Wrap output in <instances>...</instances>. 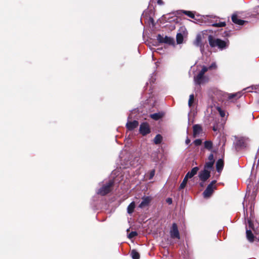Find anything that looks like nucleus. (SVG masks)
<instances>
[{"instance_id": "obj_1", "label": "nucleus", "mask_w": 259, "mask_h": 259, "mask_svg": "<svg viewBox=\"0 0 259 259\" xmlns=\"http://www.w3.org/2000/svg\"><path fill=\"white\" fill-rule=\"evenodd\" d=\"M209 44L211 47H218L221 50L225 49L227 45L226 41L219 38H216L210 35L208 38Z\"/></svg>"}, {"instance_id": "obj_2", "label": "nucleus", "mask_w": 259, "mask_h": 259, "mask_svg": "<svg viewBox=\"0 0 259 259\" xmlns=\"http://www.w3.org/2000/svg\"><path fill=\"white\" fill-rule=\"evenodd\" d=\"M207 71V67L203 66L199 73L194 77V81L195 84L200 85L207 81V78L204 75Z\"/></svg>"}, {"instance_id": "obj_3", "label": "nucleus", "mask_w": 259, "mask_h": 259, "mask_svg": "<svg viewBox=\"0 0 259 259\" xmlns=\"http://www.w3.org/2000/svg\"><path fill=\"white\" fill-rule=\"evenodd\" d=\"M114 182L112 180H110L108 182L104 184L102 187L100 188L98 191L97 194L102 196H104L110 192L111 187L113 185Z\"/></svg>"}, {"instance_id": "obj_4", "label": "nucleus", "mask_w": 259, "mask_h": 259, "mask_svg": "<svg viewBox=\"0 0 259 259\" xmlns=\"http://www.w3.org/2000/svg\"><path fill=\"white\" fill-rule=\"evenodd\" d=\"M249 139L247 138H240L238 139L235 144V148L237 150L244 148L246 147L249 143Z\"/></svg>"}, {"instance_id": "obj_5", "label": "nucleus", "mask_w": 259, "mask_h": 259, "mask_svg": "<svg viewBox=\"0 0 259 259\" xmlns=\"http://www.w3.org/2000/svg\"><path fill=\"white\" fill-rule=\"evenodd\" d=\"M216 182L217 181L215 180H213L207 186L206 189L203 192L204 198H208L211 195L213 190L215 189L214 185Z\"/></svg>"}, {"instance_id": "obj_6", "label": "nucleus", "mask_w": 259, "mask_h": 259, "mask_svg": "<svg viewBox=\"0 0 259 259\" xmlns=\"http://www.w3.org/2000/svg\"><path fill=\"white\" fill-rule=\"evenodd\" d=\"M157 39L160 43H165L168 45H174L175 43V40L173 38L167 36H163L160 34L157 35Z\"/></svg>"}, {"instance_id": "obj_7", "label": "nucleus", "mask_w": 259, "mask_h": 259, "mask_svg": "<svg viewBox=\"0 0 259 259\" xmlns=\"http://www.w3.org/2000/svg\"><path fill=\"white\" fill-rule=\"evenodd\" d=\"M170 235L172 238H177L179 239L180 236L178 230L177 225L176 223H173L171 228L169 232Z\"/></svg>"}, {"instance_id": "obj_8", "label": "nucleus", "mask_w": 259, "mask_h": 259, "mask_svg": "<svg viewBox=\"0 0 259 259\" xmlns=\"http://www.w3.org/2000/svg\"><path fill=\"white\" fill-rule=\"evenodd\" d=\"M210 176V171L203 169L199 173L198 177L201 181L205 182Z\"/></svg>"}, {"instance_id": "obj_9", "label": "nucleus", "mask_w": 259, "mask_h": 259, "mask_svg": "<svg viewBox=\"0 0 259 259\" xmlns=\"http://www.w3.org/2000/svg\"><path fill=\"white\" fill-rule=\"evenodd\" d=\"M139 132L142 135L145 136L150 132L149 126L147 123L143 122L140 126Z\"/></svg>"}, {"instance_id": "obj_10", "label": "nucleus", "mask_w": 259, "mask_h": 259, "mask_svg": "<svg viewBox=\"0 0 259 259\" xmlns=\"http://www.w3.org/2000/svg\"><path fill=\"white\" fill-rule=\"evenodd\" d=\"M138 121L134 120L133 121H128L126 124V127L128 130L132 131L138 127Z\"/></svg>"}, {"instance_id": "obj_11", "label": "nucleus", "mask_w": 259, "mask_h": 259, "mask_svg": "<svg viewBox=\"0 0 259 259\" xmlns=\"http://www.w3.org/2000/svg\"><path fill=\"white\" fill-rule=\"evenodd\" d=\"M186 30L185 28H182V31L183 32L178 33L176 36V40L178 44H181L183 43V39H184V33L185 31Z\"/></svg>"}, {"instance_id": "obj_12", "label": "nucleus", "mask_w": 259, "mask_h": 259, "mask_svg": "<svg viewBox=\"0 0 259 259\" xmlns=\"http://www.w3.org/2000/svg\"><path fill=\"white\" fill-rule=\"evenodd\" d=\"M151 201V198L149 197H145L142 198V201L139 204L140 208H144L148 206Z\"/></svg>"}, {"instance_id": "obj_13", "label": "nucleus", "mask_w": 259, "mask_h": 259, "mask_svg": "<svg viewBox=\"0 0 259 259\" xmlns=\"http://www.w3.org/2000/svg\"><path fill=\"white\" fill-rule=\"evenodd\" d=\"M198 170V167H194L191 169V171L187 172V174L186 175V176L188 179H191L197 174Z\"/></svg>"}, {"instance_id": "obj_14", "label": "nucleus", "mask_w": 259, "mask_h": 259, "mask_svg": "<svg viewBox=\"0 0 259 259\" xmlns=\"http://www.w3.org/2000/svg\"><path fill=\"white\" fill-rule=\"evenodd\" d=\"M202 131L201 127L198 124L193 126V135L195 137H198Z\"/></svg>"}, {"instance_id": "obj_15", "label": "nucleus", "mask_w": 259, "mask_h": 259, "mask_svg": "<svg viewBox=\"0 0 259 259\" xmlns=\"http://www.w3.org/2000/svg\"><path fill=\"white\" fill-rule=\"evenodd\" d=\"M202 39V34L201 33L197 34L196 37V39L194 41V45L197 47H201Z\"/></svg>"}, {"instance_id": "obj_16", "label": "nucleus", "mask_w": 259, "mask_h": 259, "mask_svg": "<svg viewBox=\"0 0 259 259\" xmlns=\"http://www.w3.org/2000/svg\"><path fill=\"white\" fill-rule=\"evenodd\" d=\"M232 20L234 23L240 25H243L244 23L245 22V21L239 19L238 18L237 16L236 15H232Z\"/></svg>"}, {"instance_id": "obj_17", "label": "nucleus", "mask_w": 259, "mask_h": 259, "mask_svg": "<svg viewBox=\"0 0 259 259\" xmlns=\"http://www.w3.org/2000/svg\"><path fill=\"white\" fill-rule=\"evenodd\" d=\"M224 166V162L222 159H219L216 163V168L217 171L220 172L223 169Z\"/></svg>"}, {"instance_id": "obj_18", "label": "nucleus", "mask_w": 259, "mask_h": 259, "mask_svg": "<svg viewBox=\"0 0 259 259\" xmlns=\"http://www.w3.org/2000/svg\"><path fill=\"white\" fill-rule=\"evenodd\" d=\"M246 234L248 240L250 242H252L254 240V235L252 233L251 231L249 230L246 229Z\"/></svg>"}, {"instance_id": "obj_19", "label": "nucleus", "mask_w": 259, "mask_h": 259, "mask_svg": "<svg viewBox=\"0 0 259 259\" xmlns=\"http://www.w3.org/2000/svg\"><path fill=\"white\" fill-rule=\"evenodd\" d=\"M135 208V203L133 201V202H131L129 204V205L127 206V211L128 213H129V214L132 213L134 210Z\"/></svg>"}, {"instance_id": "obj_20", "label": "nucleus", "mask_w": 259, "mask_h": 259, "mask_svg": "<svg viewBox=\"0 0 259 259\" xmlns=\"http://www.w3.org/2000/svg\"><path fill=\"white\" fill-rule=\"evenodd\" d=\"M216 20L215 22H211V25L214 27H224L226 25V23L225 22H217Z\"/></svg>"}, {"instance_id": "obj_21", "label": "nucleus", "mask_w": 259, "mask_h": 259, "mask_svg": "<svg viewBox=\"0 0 259 259\" xmlns=\"http://www.w3.org/2000/svg\"><path fill=\"white\" fill-rule=\"evenodd\" d=\"M214 162L211 161H208L206 162L204 165V168L210 171V169L212 168Z\"/></svg>"}, {"instance_id": "obj_22", "label": "nucleus", "mask_w": 259, "mask_h": 259, "mask_svg": "<svg viewBox=\"0 0 259 259\" xmlns=\"http://www.w3.org/2000/svg\"><path fill=\"white\" fill-rule=\"evenodd\" d=\"M131 255L133 259L140 258V254L136 250H132Z\"/></svg>"}, {"instance_id": "obj_23", "label": "nucleus", "mask_w": 259, "mask_h": 259, "mask_svg": "<svg viewBox=\"0 0 259 259\" xmlns=\"http://www.w3.org/2000/svg\"><path fill=\"white\" fill-rule=\"evenodd\" d=\"M162 116V114L160 113H156L150 115V117L154 120H158Z\"/></svg>"}, {"instance_id": "obj_24", "label": "nucleus", "mask_w": 259, "mask_h": 259, "mask_svg": "<svg viewBox=\"0 0 259 259\" xmlns=\"http://www.w3.org/2000/svg\"><path fill=\"white\" fill-rule=\"evenodd\" d=\"M162 140V136L158 134V135H157L155 136V137L154 138V142L156 144H158L161 142Z\"/></svg>"}, {"instance_id": "obj_25", "label": "nucleus", "mask_w": 259, "mask_h": 259, "mask_svg": "<svg viewBox=\"0 0 259 259\" xmlns=\"http://www.w3.org/2000/svg\"><path fill=\"white\" fill-rule=\"evenodd\" d=\"M188 180V178H187L186 176H185V177L184 178L182 182L180 184V186L179 187V190H182V189H184L185 187V186H186V185L187 184Z\"/></svg>"}, {"instance_id": "obj_26", "label": "nucleus", "mask_w": 259, "mask_h": 259, "mask_svg": "<svg viewBox=\"0 0 259 259\" xmlns=\"http://www.w3.org/2000/svg\"><path fill=\"white\" fill-rule=\"evenodd\" d=\"M204 147L205 148L210 150L212 147V143L210 141H206L204 142Z\"/></svg>"}, {"instance_id": "obj_27", "label": "nucleus", "mask_w": 259, "mask_h": 259, "mask_svg": "<svg viewBox=\"0 0 259 259\" xmlns=\"http://www.w3.org/2000/svg\"><path fill=\"white\" fill-rule=\"evenodd\" d=\"M241 95L240 93H237L235 94H230L229 96V99H231L234 98H236V99H238L241 97Z\"/></svg>"}, {"instance_id": "obj_28", "label": "nucleus", "mask_w": 259, "mask_h": 259, "mask_svg": "<svg viewBox=\"0 0 259 259\" xmlns=\"http://www.w3.org/2000/svg\"><path fill=\"white\" fill-rule=\"evenodd\" d=\"M194 96L193 94H191L189 96V99L188 101V105L190 107H191L194 102Z\"/></svg>"}, {"instance_id": "obj_29", "label": "nucleus", "mask_w": 259, "mask_h": 259, "mask_svg": "<svg viewBox=\"0 0 259 259\" xmlns=\"http://www.w3.org/2000/svg\"><path fill=\"white\" fill-rule=\"evenodd\" d=\"M182 12L184 14H185V15H187L188 16H189V17H190L191 18H193L194 17V14L192 12H190V11H182Z\"/></svg>"}, {"instance_id": "obj_30", "label": "nucleus", "mask_w": 259, "mask_h": 259, "mask_svg": "<svg viewBox=\"0 0 259 259\" xmlns=\"http://www.w3.org/2000/svg\"><path fill=\"white\" fill-rule=\"evenodd\" d=\"M248 223L249 228L252 229V230L254 231L255 233L257 234V231L254 229L253 225L252 223L251 222V221L250 220H248Z\"/></svg>"}, {"instance_id": "obj_31", "label": "nucleus", "mask_w": 259, "mask_h": 259, "mask_svg": "<svg viewBox=\"0 0 259 259\" xmlns=\"http://www.w3.org/2000/svg\"><path fill=\"white\" fill-rule=\"evenodd\" d=\"M138 235L137 232H135V231H132V232H131L128 235V237L129 238H132L135 236H136L137 235Z\"/></svg>"}, {"instance_id": "obj_32", "label": "nucleus", "mask_w": 259, "mask_h": 259, "mask_svg": "<svg viewBox=\"0 0 259 259\" xmlns=\"http://www.w3.org/2000/svg\"><path fill=\"white\" fill-rule=\"evenodd\" d=\"M155 171L154 169H152L150 171L149 175V179L151 180L152 179L153 177L155 175Z\"/></svg>"}, {"instance_id": "obj_33", "label": "nucleus", "mask_w": 259, "mask_h": 259, "mask_svg": "<svg viewBox=\"0 0 259 259\" xmlns=\"http://www.w3.org/2000/svg\"><path fill=\"white\" fill-rule=\"evenodd\" d=\"M217 109L219 112V113L221 117H223L225 115V113L224 111H223L220 107H218Z\"/></svg>"}, {"instance_id": "obj_34", "label": "nucleus", "mask_w": 259, "mask_h": 259, "mask_svg": "<svg viewBox=\"0 0 259 259\" xmlns=\"http://www.w3.org/2000/svg\"><path fill=\"white\" fill-rule=\"evenodd\" d=\"M217 65L215 64V63H213L211 64V65H210L208 68V70L209 69H216L217 68Z\"/></svg>"}, {"instance_id": "obj_35", "label": "nucleus", "mask_w": 259, "mask_h": 259, "mask_svg": "<svg viewBox=\"0 0 259 259\" xmlns=\"http://www.w3.org/2000/svg\"><path fill=\"white\" fill-rule=\"evenodd\" d=\"M152 3H157L159 5H163V2L162 0H151Z\"/></svg>"}, {"instance_id": "obj_36", "label": "nucleus", "mask_w": 259, "mask_h": 259, "mask_svg": "<svg viewBox=\"0 0 259 259\" xmlns=\"http://www.w3.org/2000/svg\"><path fill=\"white\" fill-rule=\"evenodd\" d=\"M194 144L196 146H199L201 144V140L200 139H196L194 142Z\"/></svg>"}, {"instance_id": "obj_37", "label": "nucleus", "mask_w": 259, "mask_h": 259, "mask_svg": "<svg viewBox=\"0 0 259 259\" xmlns=\"http://www.w3.org/2000/svg\"><path fill=\"white\" fill-rule=\"evenodd\" d=\"M208 161H211L214 162L213 155L212 154H210L208 156Z\"/></svg>"}, {"instance_id": "obj_38", "label": "nucleus", "mask_w": 259, "mask_h": 259, "mask_svg": "<svg viewBox=\"0 0 259 259\" xmlns=\"http://www.w3.org/2000/svg\"><path fill=\"white\" fill-rule=\"evenodd\" d=\"M166 202L167 203H168L169 204H170L172 203V199L171 198H168L167 199H166Z\"/></svg>"}, {"instance_id": "obj_39", "label": "nucleus", "mask_w": 259, "mask_h": 259, "mask_svg": "<svg viewBox=\"0 0 259 259\" xmlns=\"http://www.w3.org/2000/svg\"><path fill=\"white\" fill-rule=\"evenodd\" d=\"M186 144H189L190 142V139H189L188 138H187L186 140V141H185Z\"/></svg>"}, {"instance_id": "obj_40", "label": "nucleus", "mask_w": 259, "mask_h": 259, "mask_svg": "<svg viewBox=\"0 0 259 259\" xmlns=\"http://www.w3.org/2000/svg\"><path fill=\"white\" fill-rule=\"evenodd\" d=\"M204 182H205L201 181V182L200 183V186L202 187H203L204 186Z\"/></svg>"}, {"instance_id": "obj_41", "label": "nucleus", "mask_w": 259, "mask_h": 259, "mask_svg": "<svg viewBox=\"0 0 259 259\" xmlns=\"http://www.w3.org/2000/svg\"><path fill=\"white\" fill-rule=\"evenodd\" d=\"M243 204L244 205V202L243 203ZM243 209H244V211H245V210H246L247 211V208H245L244 205H243Z\"/></svg>"}, {"instance_id": "obj_42", "label": "nucleus", "mask_w": 259, "mask_h": 259, "mask_svg": "<svg viewBox=\"0 0 259 259\" xmlns=\"http://www.w3.org/2000/svg\"><path fill=\"white\" fill-rule=\"evenodd\" d=\"M213 130L214 131H215L217 130H216V128H215V127H213Z\"/></svg>"}, {"instance_id": "obj_43", "label": "nucleus", "mask_w": 259, "mask_h": 259, "mask_svg": "<svg viewBox=\"0 0 259 259\" xmlns=\"http://www.w3.org/2000/svg\"><path fill=\"white\" fill-rule=\"evenodd\" d=\"M152 58H153V59L154 60V56H153V55H152Z\"/></svg>"}]
</instances>
